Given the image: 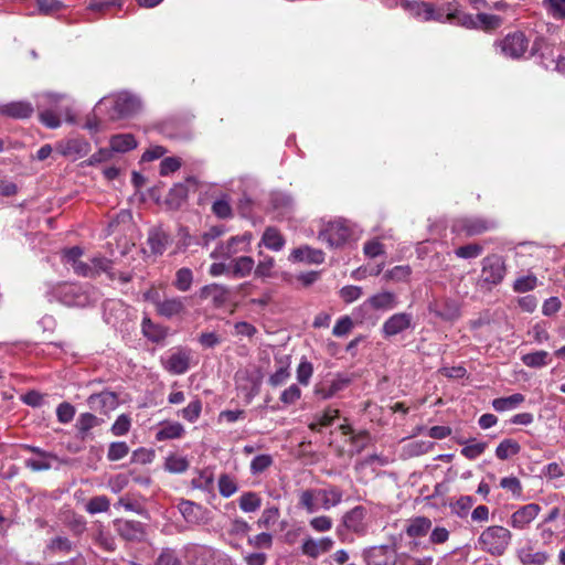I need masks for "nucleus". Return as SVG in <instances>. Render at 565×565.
Wrapping results in <instances>:
<instances>
[{
	"label": "nucleus",
	"mask_w": 565,
	"mask_h": 565,
	"mask_svg": "<svg viewBox=\"0 0 565 565\" xmlns=\"http://www.w3.org/2000/svg\"><path fill=\"white\" fill-rule=\"evenodd\" d=\"M253 235L249 232L244 233L243 235L232 236L225 245H221L218 248V253L222 257L230 258L233 255L245 252L248 249V246L252 242ZM212 258L217 257V250H214L211 254Z\"/></svg>",
	"instance_id": "nucleus-13"
},
{
	"label": "nucleus",
	"mask_w": 565,
	"mask_h": 565,
	"mask_svg": "<svg viewBox=\"0 0 565 565\" xmlns=\"http://www.w3.org/2000/svg\"><path fill=\"white\" fill-rule=\"evenodd\" d=\"M188 186L183 183H177L174 184L168 195H167V203L171 206V207H180L181 204L183 202H185L186 198H188Z\"/></svg>",
	"instance_id": "nucleus-40"
},
{
	"label": "nucleus",
	"mask_w": 565,
	"mask_h": 565,
	"mask_svg": "<svg viewBox=\"0 0 565 565\" xmlns=\"http://www.w3.org/2000/svg\"><path fill=\"white\" fill-rule=\"evenodd\" d=\"M413 326V316L408 312H396L390 316L382 324V334L385 339L393 338Z\"/></svg>",
	"instance_id": "nucleus-10"
},
{
	"label": "nucleus",
	"mask_w": 565,
	"mask_h": 565,
	"mask_svg": "<svg viewBox=\"0 0 565 565\" xmlns=\"http://www.w3.org/2000/svg\"><path fill=\"white\" fill-rule=\"evenodd\" d=\"M366 565H396L397 553L394 545H376L364 552Z\"/></svg>",
	"instance_id": "nucleus-9"
},
{
	"label": "nucleus",
	"mask_w": 565,
	"mask_h": 565,
	"mask_svg": "<svg viewBox=\"0 0 565 565\" xmlns=\"http://www.w3.org/2000/svg\"><path fill=\"white\" fill-rule=\"evenodd\" d=\"M213 214L222 220L231 218L233 216V210L227 198L216 200L212 204Z\"/></svg>",
	"instance_id": "nucleus-52"
},
{
	"label": "nucleus",
	"mask_w": 565,
	"mask_h": 565,
	"mask_svg": "<svg viewBox=\"0 0 565 565\" xmlns=\"http://www.w3.org/2000/svg\"><path fill=\"white\" fill-rule=\"evenodd\" d=\"M137 147V141L131 134H119L110 138V148L115 152H127Z\"/></svg>",
	"instance_id": "nucleus-30"
},
{
	"label": "nucleus",
	"mask_w": 565,
	"mask_h": 565,
	"mask_svg": "<svg viewBox=\"0 0 565 565\" xmlns=\"http://www.w3.org/2000/svg\"><path fill=\"white\" fill-rule=\"evenodd\" d=\"M473 504L475 499L471 495H461L458 500L451 502L449 507L452 514L465 519L468 516Z\"/></svg>",
	"instance_id": "nucleus-44"
},
{
	"label": "nucleus",
	"mask_w": 565,
	"mask_h": 565,
	"mask_svg": "<svg viewBox=\"0 0 565 565\" xmlns=\"http://www.w3.org/2000/svg\"><path fill=\"white\" fill-rule=\"evenodd\" d=\"M102 419L92 413H83L79 415L76 422V428L82 439H85L94 427L102 424Z\"/></svg>",
	"instance_id": "nucleus-32"
},
{
	"label": "nucleus",
	"mask_w": 565,
	"mask_h": 565,
	"mask_svg": "<svg viewBox=\"0 0 565 565\" xmlns=\"http://www.w3.org/2000/svg\"><path fill=\"white\" fill-rule=\"evenodd\" d=\"M412 275V268L408 265H397L385 271L383 278L386 281L402 282L407 281Z\"/></svg>",
	"instance_id": "nucleus-46"
},
{
	"label": "nucleus",
	"mask_w": 565,
	"mask_h": 565,
	"mask_svg": "<svg viewBox=\"0 0 565 565\" xmlns=\"http://www.w3.org/2000/svg\"><path fill=\"white\" fill-rule=\"evenodd\" d=\"M290 377L288 365L279 366L268 379V384L273 387L285 384Z\"/></svg>",
	"instance_id": "nucleus-64"
},
{
	"label": "nucleus",
	"mask_w": 565,
	"mask_h": 565,
	"mask_svg": "<svg viewBox=\"0 0 565 565\" xmlns=\"http://www.w3.org/2000/svg\"><path fill=\"white\" fill-rule=\"evenodd\" d=\"M190 467L189 460L175 454H171L166 458L164 469L170 473H183Z\"/></svg>",
	"instance_id": "nucleus-42"
},
{
	"label": "nucleus",
	"mask_w": 565,
	"mask_h": 565,
	"mask_svg": "<svg viewBox=\"0 0 565 565\" xmlns=\"http://www.w3.org/2000/svg\"><path fill=\"white\" fill-rule=\"evenodd\" d=\"M116 533L127 542H142L146 537V527L140 521L116 519L114 521Z\"/></svg>",
	"instance_id": "nucleus-7"
},
{
	"label": "nucleus",
	"mask_w": 565,
	"mask_h": 565,
	"mask_svg": "<svg viewBox=\"0 0 565 565\" xmlns=\"http://www.w3.org/2000/svg\"><path fill=\"white\" fill-rule=\"evenodd\" d=\"M318 499V489H307L299 493L298 507L303 509L307 513L318 511L319 507L316 503Z\"/></svg>",
	"instance_id": "nucleus-38"
},
{
	"label": "nucleus",
	"mask_w": 565,
	"mask_h": 565,
	"mask_svg": "<svg viewBox=\"0 0 565 565\" xmlns=\"http://www.w3.org/2000/svg\"><path fill=\"white\" fill-rule=\"evenodd\" d=\"M521 451V445L512 439H503L495 448V456L500 460H507L513 456H516Z\"/></svg>",
	"instance_id": "nucleus-33"
},
{
	"label": "nucleus",
	"mask_w": 565,
	"mask_h": 565,
	"mask_svg": "<svg viewBox=\"0 0 565 565\" xmlns=\"http://www.w3.org/2000/svg\"><path fill=\"white\" fill-rule=\"evenodd\" d=\"M60 301L66 306H77L81 303L82 295L78 294V287L71 284L60 285L56 289Z\"/></svg>",
	"instance_id": "nucleus-29"
},
{
	"label": "nucleus",
	"mask_w": 565,
	"mask_h": 565,
	"mask_svg": "<svg viewBox=\"0 0 565 565\" xmlns=\"http://www.w3.org/2000/svg\"><path fill=\"white\" fill-rule=\"evenodd\" d=\"M238 490L236 480L227 473L218 477V491L223 498H230Z\"/></svg>",
	"instance_id": "nucleus-50"
},
{
	"label": "nucleus",
	"mask_w": 565,
	"mask_h": 565,
	"mask_svg": "<svg viewBox=\"0 0 565 565\" xmlns=\"http://www.w3.org/2000/svg\"><path fill=\"white\" fill-rule=\"evenodd\" d=\"M262 243L271 250H280L285 245V238L275 227H267L263 234Z\"/></svg>",
	"instance_id": "nucleus-35"
},
{
	"label": "nucleus",
	"mask_w": 565,
	"mask_h": 565,
	"mask_svg": "<svg viewBox=\"0 0 565 565\" xmlns=\"http://www.w3.org/2000/svg\"><path fill=\"white\" fill-rule=\"evenodd\" d=\"M75 412V407L71 403L63 402L56 408L57 420L62 424H68L73 420Z\"/></svg>",
	"instance_id": "nucleus-60"
},
{
	"label": "nucleus",
	"mask_w": 565,
	"mask_h": 565,
	"mask_svg": "<svg viewBox=\"0 0 565 565\" xmlns=\"http://www.w3.org/2000/svg\"><path fill=\"white\" fill-rule=\"evenodd\" d=\"M290 258L295 262H305L308 264H322L324 262V253L321 249L312 248L308 245L295 248Z\"/></svg>",
	"instance_id": "nucleus-21"
},
{
	"label": "nucleus",
	"mask_w": 565,
	"mask_h": 565,
	"mask_svg": "<svg viewBox=\"0 0 565 565\" xmlns=\"http://www.w3.org/2000/svg\"><path fill=\"white\" fill-rule=\"evenodd\" d=\"M366 514V509L362 505H356L347 511L341 519V524L337 527L338 536L341 539L345 531L352 532L359 536L364 535L367 530L365 523Z\"/></svg>",
	"instance_id": "nucleus-3"
},
{
	"label": "nucleus",
	"mask_w": 565,
	"mask_h": 565,
	"mask_svg": "<svg viewBox=\"0 0 565 565\" xmlns=\"http://www.w3.org/2000/svg\"><path fill=\"white\" fill-rule=\"evenodd\" d=\"M34 114V107L26 100H14L0 105V116L12 119H28Z\"/></svg>",
	"instance_id": "nucleus-17"
},
{
	"label": "nucleus",
	"mask_w": 565,
	"mask_h": 565,
	"mask_svg": "<svg viewBox=\"0 0 565 565\" xmlns=\"http://www.w3.org/2000/svg\"><path fill=\"white\" fill-rule=\"evenodd\" d=\"M429 311L444 321H455L460 317L458 302L450 298L431 302L429 305Z\"/></svg>",
	"instance_id": "nucleus-14"
},
{
	"label": "nucleus",
	"mask_w": 565,
	"mask_h": 565,
	"mask_svg": "<svg viewBox=\"0 0 565 565\" xmlns=\"http://www.w3.org/2000/svg\"><path fill=\"white\" fill-rule=\"evenodd\" d=\"M273 465V458L269 455H258L250 462V471L253 475L264 472Z\"/></svg>",
	"instance_id": "nucleus-62"
},
{
	"label": "nucleus",
	"mask_w": 565,
	"mask_h": 565,
	"mask_svg": "<svg viewBox=\"0 0 565 565\" xmlns=\"http://www.w3.org/2000/svg\"><path fill=\"white\" fill-rule=\"evenodd\" d=\"M500 487L507 491H510L515 498H520L523 492L522 483L516 477L502 478L500 480Z\"/></svg>",
	"instance_id": "nucleus-59"
},
{
	"label": "nucleus",
	"mask_w": 565,
	"mask_h": 565,
	"mask_svg": "<svg viewBox=\"0 0 565 565\" xmlns=\"http://www.w3.org/2000/svg\"><path fill=\"white\" fill-rule=\"evenodd\" d=\"M202 292L203 294H206L209 296H212L213 298V302L216 305V306H222L224 305L227 299H228V295H230V289L224 286V285H220V284H211L209 286H205L203 289H202Z\"/></svg>",
	"instance_id": "nucleus-41"
},
{
	"label": "nucleus",
	"mask_w": 565,
	"mask_h": 565,
	"mask_svg": "<svg viewBox=\"0 0 565 565\" xmlns=\"http://www.w3.org/2000/svg\"><path fill=\"white\" fill-rule=\"evenodd\" d=\"M238 505L244 512H255L262 507V498L253 491L244 492L238 499Z\"/></svg>",
	"instance_id": "nucleus-43"
},
{
	"label": "nucleus",
	"mask_w": 565,
	"mask_h": 565,
	"mask_svg": "<svg viewBox=\"0 0 565 565\" xmlns=\"http://www.w3.org/2000/svg\"><path fill=\"white\" fill-rule=\"evenodd\" d=\"M178 509L188 523H199L202 519V507L193 501L181 499Z\"/></svg>",
	"instance_id": "nucleus-27"
},
{
	"label": "nucleus",
	"mask_w": 565,
	"mask_h": 565,
	"mask_svg": "<svg viewBox=\"0 0 565 565\" xmlns=\"http://www.w3.org/2000/svg\"><path fill=\"white\" fill-rule=\"evenodd\" d=\"M214 484V473L209 468L196 471V477L191 480L193 489L211 492Z\"/></svg>",
	"instance_id": "nucleus-31"
},
{
	"label": "nucleus",
	"mask_w": 565,
	"mask_h": 565,
	"mask_svg": "<svg viewBox=\"0 0 565 565\" xmlns=\"http://www.w3.org/2000/svg\"><path fill=\"white\" fill-rule=\"evenodd\" d=\"M152 302L157 313L168 319L180 316L185 310L183 299L180 297L166 298L163 300L153 299Z\"/></svg>",
	"instance_id": "nucleus-19"
},
{
	"label": "nucleus",
	"mask_w": 565,
	"mask_h": 565,
	"mask_svg": "<svg viewBox=\"0 0 565 565\" xmlns=\"http://www.w3.org/2000/svg\"><path fill=\"white\" fill-rule=\"evenodd\" d=\"M537 285V278L534 275L522 276L515 279L513 290L515 292H527L533 290Z\"/></svg>",
	"instance_id": "nucleus-56"
},
{
	"label": "nucleus",
	"mask_w": 565,
	"mask_h": 565,
	"mask_svg": "<svg viewBox=\"0 0 565 565\" xmlns=\"http://www.w3.org/2000/svg\"><path fill=\"white\" fill-rule=\"evenodd\" d=\"M147 242L152 254L162 255L171 239L162 228L153 227L148 233Z\"/></svg>",
	"instance_id": "nucleus-22"
},
{
	"label": "nucleus",
	"mask_w": 565,
	"mask_h": 565,
	"mask_svg": "<svg viewBox=\"0 0 565 565\" xmlns=\"http://www.w3.org/2000/svg\"><path fill=\"white\" fill-rule=\"evenodd\" d=\"M405 8L423 21H431L434 18V4L429 2H406Z\"/></svg>",
	"instance_id": "nucleus-34"
},
{
	"label": "nucleus",
	"mask_w": 565,
	"mask_h": 565,
	"mask_svg": "<svg viewBox=\"0 0 565 565\" xmlns=\"http://www.w3.org/2000/svg\"><path fill=\"white\" fill-rule=\"evenodd\" d=\"M141 328L143 335L156 343L162 341L167 335L166 330L162 327L154 324L149 318H145L142 320Z\"/></svg>",
	"instance_id": "nucleus-39"
},
{
	"label": "nucleus",
	"mask_w": 565,
	"mask_h": 565,
	"mask_svg": "<svg viewBox=\"0 0 565 565\" xmlns=\"http://www.w3.org/2000/svg\"><path fill=\"white\" fill-rule=\"evenodd\" d=\"M202 413V401L200 398H194L191 401L186 407L182 408L178 412L183 419L189 423H194L199 419Z\"/></svg>",
	"instance_id": "nucleus-48"
},
{
	"label": "nucleus",
	"mask_w": 565,
	"mask_h": 565,
	"mask_svg": "<svg viewBox=\"0 0 565 565\" xmlns=\"http://www.w3.org/2000/svg\"><path fill=\"white\" fill-rule=\"evenodd\" d=\"M110 508V501L106 495L93 497L86 504V511L89 514L107 512Z\"/></svg>",
	"instance_id": "nucleus-51"
},
{
	"label": "nucleus",
	"mask_w": 565,
	"mask_h": 565,
	"mask_svg": "<svg viewBox=\"0 0 565 565\" xmlns=\"http://www.w3.org/2000/svg\"><path fill=\"white\" fill-rule=\"evenodd\" d=\"M193 282V273L188 267H182L177 270L173 286L182 292L191 289Z\"/></svg>",
	"instance_id": "nucleus-45"
},
{
	"label": "nucleus",
	"mask_w": 565,
	"mask_h": 565,
	"mask_svg": "<svg viewBox=\"0 0 565 565\" xmlns=\"http://www.w3.org/2000/svg\"><path fill=\"white\" fill-rule=\"evenodd\" d=\"M522 362L529 367H542L551 362L550 354L546 351H536L524 354Z\"/></svg>",
	"instance_id": "nucleus-49"
},
{
	"label": "nucleus",
	"mask_w": 565,
	"mask_h": 565,
	"mask_svg": "<svg viewBox=\"0 0 565 565\" xmlns=\"http://www.w3.org/2000/svg\"><path fill=\"white\" fill-rule=\"evenodd\" d=\"M124 0H90L88 9L97 12H108L113 8L120 9Z\"/></svg>",
	"instance_id": "nucleus-57"
},
{
	"label": "nucleus",
	"mask_w": 565,
	"mask_h": 565,
	"mask_svg": "<svg viewBox=\"0 0 565 565\" xmlns=\"http://www.w3.org/2000/svg\"><path fill=\"white\" fill-rule=\"evenodd\" d=\"M483 252V247L480 244L471 243L463 246H460L455 249V255L459 258H477Z\"/></svg>",
	"instance_id": "nucleus-53"
},
{
	"label": "nucleus",
	"mask_w": 565,
	"mask_h": 565,
	"mask_svg": "<svg viewBox=\"0 0 565 565\" xmlns=\"http://www.w3.org/2000/svg\"><path fill=\"white\" fill-rule=\"evenodd\" d=\"M140 108V103L135 96L120 93L113 100L111 119H121L135 115Z\"/></svg>",
	"instance_id": "nucleus-11"
},
{
	"label": "nucleus",
	"mask_w": 565,
	"mask_h": 565,
	"mask_svg": "<svg viewBox=\"0 0 565 565\" xmlns=\"http://www.w3.org/2000/svg\"><path fill=\"white\" fill-rule=\"evenodd\" d=\"M349 384V380L347 379H338L332 381L328 386L324 384H320L316 387V395L320 396L323 399L330 398L335 395L339 391L347 387Z\"/></svg>",
	"instance_id": "nucleus-37"
},
{
	"label": "nucleus",
	"mask_w": 565,
	"mask_h": 565,
	"mask_svg": "<svg viewBox=\"0 0 565 565\" xmlns=\"http://www.w3.org/2000/svg\"><path fill=\"white\" fill-rule=\"evenodd\" d=\"M497 227V223L493 220L472 216L462 217L456 221L454 230L458 233L465 234L467 237L481 235L486 232L492 231Z\"/></svg>",
	"instance_id": "nucleus-5"
},
{
	"label": "nucleus",
	"mask_w": 565,
	"mask_h": 565,
	"mask_svg": "<svg viewBox=\"0 0 565 565\" xmlns=\"http://www.w3.org/2000/svg\"><path fill=\"white\" fill-rule=\"evenodd\" d=\"M185 429L182 424L178 422L163 423L156 431V440L163 441L169 439H178L183 437Z\"/></svg>",
	"instance_id": "nucleus-26"
},
{
	"label": "nucleus",
	"mask_w": 565,
	"mask_h": 565,
	"mask_svg": "<svg viewBox=\"0 0 565 565\" xmlns=\"http://www.w3.org/2000/svg\"><path fill=\"white\" fill-rule=\"evenodd\" d=\"M476 19L478 22V28H481L484 31L495 30L501 24V18L493 14L478 13Z\"/></svg>",
	"instance_id": "nucleus-54"
},
{
	"label": "nucleus",
	"mask_w": 565,
	"mask_h": 565,
	"mask_svg": "<svg viewBox=\"0 0 565 565\" xmlns=\"http://www.w3.org/2000/svg\"><path fill=\"white\" fill-rule=\"evenodd\" d=\"M55 150L63 157L78 159L87 156L90 151V143L84 138H72L56 143Z\"/></svg>",
	"instance_id": "nucleus-12"
},
{
	"label": "nucleus",
	"mask_w": 565,
	"mask_h": 565,
	"mask_svg": "<svg viewBox=\"0 0 565 565\" xmlns=\"http://www.w3.org/2000/svg\"><path fill=\"white\" fill-rule=\"evenodd\" d=\"M353 235V231L345 220H335L329 222L318 235V238L329 247H340L344 245Z\"/></svg>",
	"instance_id": "nucleus-2"
},
{
	"label": "nucleus",
	"mask_w": 565,
	"mask_h": 565,
	"mask_svg": "<svg viewBox=\"0 0 565 565\" xmlns=\"http://www.w3.org/2000/svg\"><path fill=\"white\" fill-rule=\"evenodd\" d=\"M154 565H183V563L177 550L163 547L160 550Z\"/></svg>",
	"instance_id": "nucleus-47"
},
{
	"label": "nucleus",
	"mask_w": 565,
	"mask_h": 565,
	"mask_svg": "<svg viewBox=\"0 0 565 565\" xmlns=\"http://www.w3.org/2000/svg\"><path fill=\"white\" fill-rule=\"evenodd\" d=\"M279 518V509L277 507H270L263 511L262 516L258 519L257 524L259 527L268 529L275 524Z\"/></svg>",
	"instance_id": "nucleus-61"
},
{
	"label": "nucleus",
	"mask_w": 565,
	"mask_h": 565,
	"mask_svg": "<svg viewBox=\"0 0 565 565\" xmlns=\"http://www.w3.org/2000/svg\"><path fill=\"white\" fill-rule=\"evenodd\" d=\"M495 46L500 49L501 54L504 56L519 60L527 51L529 39L523 32L514 31L495 42Z\"/></svg>",
	"instance_id": "nucleus-4"
},
{
	"label": "nucleus",
	"mask_w": 565,
	"mask_h": 565,
	"mask_svg": "<svg viewBox=\"0 0 565 565\" xmlns=\"http://www.w3.org/2000/svg\"><path fill=\"white\" fill-rule=\"evenodd\" d=\"M190 364V358L185 352L172 353L167 360L164 367L171 374H184Z\"/></svg>",
	"instance_id": "nucleus-25"
},
{
	"label": "nucleus",
	"mask_w": 565,
	"mask_h": 565,
	"mask_svg": "<svg viewBox=\"0 0 565 565\" xmlns=\"http://www.w3.org/2000/svg\"><path fill=\"white\" fill-rule=\"evenodd\" d=\"M398 297L395 292L390 290H381L370 296L359 308L360 311L364 309H372L375 311H391L398 305Z\"/></svg>",
	"instance_id": "nucleus-8"
},
{
	"label": "nucleus",
	"mask_w": 565,
	"mask_h": 565,
	"mask_svg": "<svg viewBox=\"0 0 565 565\" xmlns=\"http://www.w3.org/2000/svg\"><path fill=\"white\" fill-rule=\"evenodd\" d=\"M318 498L321 499V508L330 510L342 502L343 491L338 486L330 484L324 489H318Z\"/></svg>",
	"instance_id": "nucleus-24"
},
{
	"label": "nucleus",
	"mask_w": 565,
	"mask_h": 565,
	"mask_svg": "<svg viewBox=\"0 0 565 565\" xmlns=\"http://www.w3.org/2000/svg\"><path fill=\"white\" fill-rule=\"evenodd\" d=\"M512 533L504 526L491 525L478 537L477 547L492 556H502L511 543Z\"/></svg>",
	"instance_id": "nucleus-1"
},
{
	"label": "nucleus",
	"mask_w": 565,
	"mask_h": 565,
	"mask_svg": "<svg viewBox=\"0 0 565 565\" xmlns=\"http://www.w3.org/2000/svg\"><path fill=\"white\" fill-rule=\"evenodd\" d=\"M67 527L74 535H82L86 531V520L84 516L72 513L66 522Z\"/></svg>",
	"instance_id": "nucleus-63"
},
{
	"label": "nucleus",
	"mask_w": 565,
	"mask_h": 565,
	"mask_svg": "<svg viewBox=\"0 0 565 565\" xmlns=\"http://www.w3.org/2000/svg\"><path fill=\"white\" fill-rule=\"evenodd\" d=\"M255 266V262L250 256H241L234 258L231 264V276L234 278L247 277Z\"/></svg>",
	"instance_id": "nucleus-28"
},
{
	"label": "nucleus",
	"mask_w": 565,
	"mask_h": 565,
	"mask_svg": "<svg viewBox=\"0 0 565 565\" xmlns=\"http://www.w3.org/2000/svg\"><path fill=\"white\" fill-rule=\"evenodd\" d=\"M450 532L445 526H431L429 531V545H441L449 541Z\"/></svg>",
	"instance_id": "nucleus-58"
},
{
	"label": "nucleus",
	"mask_w": 565,
	"mask_h": 565,
	"mask_svg": "<svg viewBox=\"0 0 565 565\" xmlns=\"http://www.w3.org/2000/svg\"><path fill=\"white\" fill-rule=\"evenodd\" d=\"M433 521L428 516L418 515L407 520L405 534L409 539H420L426 536L431 530Z\"/></svg>",
	"instance_id": "nucleus-20"
},
{
	"label": "nucleus",
	"mask_w": 565,
	"mask_h": 565,
	"mask_svg": "<svg viewBox=\"0 0 565 565\" xmlns=\"http://www.w3.org/2000/svg\"><path fill=\"white\" fill-rule=\"evenodd\" d=\"M505 275V264L501 256L489 255L482 260L481 279L488 285H499Z\"/></svg>",
	"instance_id": "nucleus-6"
},
{
	"label": "nucleus",
	"mask_w": 565,
	"mask_h": 565,
	"mask_svg": "<svg viewBox=\"0 0 565 565\" xmlns=\"http://www.w3.org/2000/svg\"><path fill=\"white\" fill-rule=\"evenodd\" d=\"M525 397L521 393H515L508 397H499L492 401V407L497 412L513 409L524 402Z\"/></svg>",
	"instance_id": "nucleus-36"
},
{
	"label": "nucleus",
	"mask_w": 565,
	"mask_h": 565,
	"mask_svg": "<svg viewBox=\"0 0 565 565\" xmlns=\"http://www.w3.org/2000/svg\"><path fill=\"white\" fill-rule=\"evenodd\" d=\"M541 507L537 503H529L520 507L510 518L509 524L516 530L526 529L539 515Z\"/></svg>",
	"instance_id": "nucleus-15"
},
{
	"label": "nucleus",
	"mask_w": 565,
	"mask_h": 565,
	"mask_svg": "<svg viewBox=\"0 0 565 565\" xmlns=\"http://www.w3.org/2000/svg\"><path fill=\"white\" fill-rule=\"evenodd\" d=\"M446 20L449 23H456L467 29H478V22L476 17L470 13L459 11L454 3H448V13Z\"/></svg>",
	"instance_id": "nucleus-23"
},
{
	"label": "nucleus",
	"mask_w": 565,
	"mask_h": 565,
	"mask_svg": "<svg viewBox=\"0 0 565 565\" xmlns=\"http://www.w3.org/2000/svg\"><path fill=\"white\" fill-rule=\"evenodd\" d=\"M129 452V447L125 441H115L109 445L107 458L110 461H118L125 458Z\"/></svg>",
	"instance_id": "nucleus-55"
},
{
	"label": "nucleus",
	"mask_w": 565,
	"mask_h": 565,
	"mask_svg": "<svg viewBox=\"0 0 565 565\" xmlns=\"http://www.w3.org/2000/svg\"><path fill=\"white\" fill-rule=\"evenodd\" d=\"M334 542L331 537L324 536L319 540L307 537L301 544V553L310 558H318L321 554L332 550Z\"/></svg>",
	"instance_id": "nucleus-18"
},
{
	"label": "nucleus",
	"mask_w": 565,
	"mask_h": 565,
	"mask_svg": "<svg viewBox=\"0 0 565 565\" xmlns=\"http://www.w3.org/2000/svg\"><path fill=\"white\" fill-rule=\"evenodd\" d=\"M87 404L93 411L108 414L118 406L119 401L116 393L110 391H103L100 393L89 395L87 398Z\"/></svg>",
	"instance_id": "nucleus-16"
}]
</instances>
